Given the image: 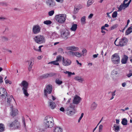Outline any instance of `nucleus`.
Segmentation results:
<instances>
[{
  "instance_id": "f257e3e1",
  "label": "nucleus",
  "mask_w": 132,
  "mask_h": 132,
  "mask_svg": "<svg viewBox=\"0 0 132 132\" xmlns=\"http://www.w3.org/2000/svg\"><path fill=\"white\" fill-rule=\"evenodd\" d=\"M43 124L46 128L52 127L54 124L53 117L50 116H46L44 120Z\"/></svg>"
},
{
  "instance_id": "f03ea898",
  "label": "nucleus",
  "mask_w": 132,
  "mask_h": 132,
  "mask_svg": "<svg viewBox=\"0 0 132 132\" xmlns=\"http://www.w3.org/2000/svg\"><path fill=\"white\" fill-rule=\"evenodd\" d=\"M67 16L65 14H61L56 15L55 16L56 21L60 23L63 24L65 21Z\"/></svg>"
},
{
  "instance_id": "7ed1b4c3",
  "label": "nucleus",
  "mask_w": 132,
  "mask_h": 132,
  "mask_svg": "<svg viewBox=\"0 0 132 132\" xmlns=\"http://www.w3.org/2000/svg\"><path fill=\"white\" fill-rule=\"evenodd\" d=\"M33 39L34 41L38 44L44 43L45 42V38L43 36L39 35L34 36Z\"/></svg>"
},
{
  "instance_id": "20e7f679",
  "label": "nucleus",
  "mask_w": 132,
  "mask_h": 132,
  "mask_svg": "<svg viewBox=\"0 0 132 132\" xmlns=\"http://www.w3.org/2000/svg\"><path fill=\"white\" fill-rule=\"evenodd\" d=\"M117 39L118 38L115 40L114 42L115 44L117 46H120L121 47L123 46L126 45L128 42L127 39L126 37H123L119 39L118 44H117L116 43V42Z\"/></svg>"
},
{
  "instance_id": "39448f33",
  "label": "nucleus",
  "mask_w": 132,
  "mask_h": 132,
  "mask_svg": "<svg viewBox=\"0 0 132 132\" xmlns=\"http://www.w3.org/2000/svg\"><path fill=\"white\" fill-rule=\"evenodd\" d=\"M111 59L113 63L115 64H118L120 63V57L118 55L115 53L112 55Z\"/></svg>"
},
{
  "instance_id": "423d86ee",
  "label": "nucleus",
  "mask_w": 132,
  "mask_h": 132,
  "mask_svg": "<svg viewBox=\"0 0 132 132\" xmlns=\"http://www.w3.org/2000/svg\"><path fill=\"white\" fill-rule=\"evenodd\" d=\"M52 90V87L50 85H48L46 87V88L44 89V95L47 97V94H51Z\"/></svg>"
},
{
  "instance_id": "0eeeda50",
  "label": "nucleus",
  "mask_w": 132,
  "mask_h": 132,
  "mask_svg": "<svg viewBox=\"0 0 132 132\" xmlns=\"http://www.w3.org/2000/svg\"><path fill=\"white\" fill-rule=\"evenodd\" d=\"M70 32L69 31L67 30L63 31L61 32V36L62 38L67 39L70 36Z\"/></svg>"
},
{
  "instance_id": "6e6552de",
  "label": "nucleus",
  "mask_w": 132,
  "mask_h": 132,
  "mask_svg": "<svg viewBox=\"0 0 132 132\" xmlns=\"http://www.w3.org/2000/svg\"><path fill=\"white\" fill-rule=\"evenodd\" d=\"M7 125L10 127H14L15 128L18 129L19 127V123L18 121L15 120L14 122L11 123H9L7 124Z\"/></svg>"
},
{
  "instance_id": "1a4fd4ad",
  "label": "nucleus",
  "mask_w": 132,
  "mask_h": 132,
  "mask_svg": "<svg viewBox=\"0 0 132 132\" xmlns=\"http://www.w3.org/2000/svg\"><path fill=\"white\" fill-rule=\"evenodd\" d=\"M40 28L39 25H35L32 29V32L34 34H37L40 32Z\"/></svg>"
},
{
  "instance_id": "9d476101",
  "label": "nucleus",
  "mask_w": 132,
  "mask_h": 132,
  "mask_svg": "<svg viewBox=\"0 0 132 132\" xmlns=\"http://www.w3.org/2000/svg\"><path fill=\"white\" fill-rule=\"evenodd\" d=\"M81 100V98L79 96L76 95L74 97L72 103L75 104L79 103Z\"/></svg>"
},
{
  "instance_id": "9b49d317",
  "label": "nucleus",
  "mask_w": 132,
  "mask_h": 132,
  "mask_svg": "<svg viewBox=\"0 0 132 132\" xmlns=\"http://www.w3.org/2000/svg\"><path fill=\"white\" fill-rule=\"evenodd\" d=\"M62 64L64 66H68L70 65L71 63V61L69 59H64V57L62 58Z\"/></svg>"
},
{
  "instance_id": "f8f14e48",
  "label": "nucleus",
  "mask_w": 132,
  "mask_h": 132,
  "mask_svg": "<svg viewBox=\"0 0 132 132\" xmlns=\"http://www.w3.org/2000/svg\"><path fill=\"white\" fill-rule=\"evenodd\" d=\"M128 0H124L123 1V3L122 4H121V5L119 6V7L118 8V11H120L122 9H125L126 7V6L125 4H125V3L127 2Z\"/></svg>"
},
{
  "instance_id": "ddd939ff",
  "label": "nucleus",
  "mask_w": 132,
  "mask_h": 132,
  "mask_svg": "<svg viewBox=\"0 0 132 132\" xmlns=\"http://www.w3.org/2000/svg\"><path fill=\"white\" fill-rule=\"evenodd\" d=\"M46 3L47 5L49 7H52L54 6L52 0H46Z\"/></svg>"
},
{
  "instance_id": "4468645a",
  "label": "nucleus",
  "mask_w": 132,
  "mask_h": 132,
  "mask_svg": "<svg viewBox=\"0 0 132 132\" xmlns=\"http://www.w3.org/2000/svg\"><path fill=\"white\" fill-rule=\"evenodd\" d=\"M67 49L68 50L76 51L79 50V48L78 47H76L74 46H71L67 47Z\"/></svg>"
},
{
  "instance_id": "2eb2a0df",
  "label": "nucleus",
  "mask_w": 132,
  "mask_h": 132,
  "mask_svg": "<svg viewBox=\"0 0 132 132\" xmlns=\"http://www.w3.org/2000/svg\"><path fill=\"white\" fill-rule=\"evenodd\" d=\"M128 59V57L126 55H124L123 57L122 58L121 60V62L122 64H125L127 62Z\"/></svg>"
},
{
  "instance_id": "dca6fc26",
  "label": "nucleus",
  "mask_w": 132,
  "mask_h": 132,
  "mask_svg": "<svg viewBox=\"0 0 132 132\" xmlns=\"http://www.w3.org/2000/svg\"><path fill=\"white\" fill-rule=\"evenodd\" d=\"M75 104L73 103H72L70 104L69 105V107L66 110L67 111H69L70 110H76L75 109Z\"/></svg>"
},
{
  "instance_id": "f3484780",
  "label": "nucleus",
  "mask_w": 132,
  "mask_h": 132,
  "mask_svg": "<svg viewBox=\"0 0 132 132\" xmlns=\"http://www.w3.org/2000/svg\"><path fill=\"white\" fill-rule=\"evenodd\" d=\"M21 84L23 86L22 88L28 89V84L26 81L25 80L22 81L21 83Z\"/></svg>"
},
{
  "instance_id": "a211bd4d",
  "label": "nucleus",
  "mask_w": 132,
  "mask_h": 132,
  "mask_svg": "<svg viewBox=\"0 0 132 132\" xmlns=\"http://www.w3.org/2000/svg\"><path fill=\"white\" fill-rule=\"evenodd\" d=\"M54 74L52 73H50L49 74H46L43 75L42 77L43 78H47L51 77L54 76Z\"/></svg>"
},
{
  "instance_id": "6ab92c4d",
  "label": "nucleus",
  "mask_w": 132,
  "mask_h": 132,
  "mask_svg": "<svg viewBox=\"0 0 132 132\" xmlns=\"http://www.w3.org/2000/svg\"><path fill=\"white\" fill-rule=\"evenodd\" d=\"M13 107V106H12V107H11L12 110V113H11V115L13 117H14V116L18 114V110L17 109H13L12 108Z\"/></svg>"
},
{
  "instance_id": "aec40b11",
  "label": "nucleus",
  "mask_w": 132,
  "mask_h": 132,
  "mask_svg": "<svg viewBox=\"0 0 132 132\" xmlns=\"http://www.w3.org/2000/svg\"><path fill=\"white\" fill-rule=\"evenodd\" d=\"M49 106L52 109H54L56 107V104L55 103L51 100H50L49 102Z\"/></svg>"
},
{
  "instance_id": "412c9836",
  "label": "nucleus",
  "mask_w": 132,
  "mask_h": 132,
  "mask_svg": "<svg viewBox=\"0 0 132 132\" xmlns=\"http://www.w3.org/2000/svg\"><path fill=\"white\" fill-rule=\"evenodd\" d=\"M76 112V110H70L67 112V114L69 116H71L73 115Z\"/></svg>"
},
{
  "instance_id": "4be33fe9",
  "label": "nucleus",
  "mask_w": 132,
  "mask_h": 132,
  "mask_svg": "<svg viewBox=\"0 0 132 132\" xmlns=\"http://www.w3.org/2000/svg\"><path fill=\"white\" fill-rule=\"evenodd\" d=\"M28 63V65L29 66H32L34 63V59L33 58H31L30 60L27 62Z\"/></svg>"
},
{
  "instance_id": "5701e85b",
  "label": "nucleus",
  "mask_w": 132,
  "mask_h": 132,
  "mask_svg": "<svg viewBox=\"0 0 132 132\" xmlns=\"http://www.w3.org/2000/svg\"><path fill=\"white\" fill-rule=\"evenodd\" d=\"M132 32V25L130 26L126 30L125 32V35H127Z\"/></svg>"
},
{
  "instance_id": "b1692460",
  "label": "nucleus",
  "mask_w": 132,
  "mask_h": 132,
  "mask_svg": "<svg viewBox=\"0 0 132 132\" xmlns=\"http://www.w3.org/2000/svg\"><path fill=\"white\" fill-rule=\"evenodd\" d=\"M77 28V24H72V27L70 28V30L72 31H75Z\"/></svg>"
},
{
  "instance_id": "393cba45",
  "label": "nucleus",
  "mask_w": 132,
  "mask_h": 132,
  "mask_svg": "<svg viewBox=\"0 0 132 132\" xmlns=\"http://www.w3.org/2000/svg\"><path fill=\"white\" fill-rule=\"evenodd\" d=\"M74 79L80 82H82L84 81V79L81 77L79 76L75 77L74 78Z\"/></svg>"
},
{
  "instance_id": "a878e982",
  "label": "nucleus",
  "mask_w": 132,
  "mask_h": 132,
  "mask_svg": "<svg viewBox=\"0 0 132 132\" xmlns=\"http://www.w3.org/2000/svg\"><path fill=\"white\" fill-rule=\"evenodd\" d=\"M22 90L23 91V93L24 95L25 96L28 97L29 96V94L27 92V89H24L22 88Z\"/></svg>"
},
{
  "instance_id": "bb28decb",
  "label": "nucleus",
  "mask_w": 132,
  "mask_h": 132,
  "mask_svg": "<svg viewBox=\"0 0 132 132\" xmlns=\"http://www.w3.org/2000/svg\"><path fill=\"white\" fill-rule=\"evenodd\" d=\"M113 128L116 132H117L119 131L120 129L119 126H117L116 124H114V125Z\"/></svg>"
},
{
  "instance_id": "cd10ccee",
  "label": "nucleus",
  "mask_w": 132,
  "mask_h": 132,
  "mask_svg": "<svg viewBox=\"0 0 132 132\" xmlns=\"http://www.w3.org/2000/svg\"><path fill=\"white\" fill-rule=\"evenodd\" d=\"M81 22L82 24H84L86 23V16H84L81 18Z\"/></svg>"
},
{
  "instance_id": "c85d7f7f",
  "label": "nucleus",
  "mask_w": 132,
  "mask_h": 132,
  "mask_svg": "<svg viewBox=\"0 0 132 132\" xmlns=\"http://www.w3.org/2000/svg\"><path fill=\"white\" fill-rule=\"evenodd\" d=\"M48 64H53V65H59V63L56 60L52 61L49 62Z\"/></svg>"
},
{
  "instance_id": "c756f323",
  "label": "nucleus",
  "mask_w": 132,
  "mask_h": 132,
  "mask_svg": "<svg viewBox=\"0 0 132 132\" xmlns=\"http://www.w3.org/2000/svg\"><path fill=\"white\" fill-rule=\"evenodd\" d=\"M54 132H61L62 129L59 127H56L54 129Z\"/></svg>"
},
{
  "instance_id": "7c9ffc66",
  "label": "nucleus",
  "mask_w": 132,
  "mask_h": 132,
  "mask_svg": "<svg viewBox=\"0 0 132 132\" xmlns=\"http://www.w3.org/2000/svg\"><path fill=\"white\" fill-rule=\"evenodd\" d=\"M118 69L117 68L113 70L111 72V74L113 75H117L118 73Z\"/></svg>"
},
{
  "instance_id": "2f4dec72",
  "label": "nucleus",
  "mask_w": 132,
  "mask_h": 132,
  "mask_svg": "<svg viewBox=\"0 0 132 132\" xmlns=\"http://www.w3.org/2000/svg\"><path fill=\"white\" fill-rule=\"evenodd\" d=\"M127 121L126 118H123L122 119L121 123L123 125H127Z\"/></svg>"
},
{
  "instance_id": "473e14b6",
  "label": "nucleus",
  "mask_w": 132,
  "mask_h": 132,
  "mask_svg": "<svg viewBox=\"0 0 132 132\" xmlns=\"http://www.w3.org/2000/svg\"><path fill=\"white\" fill-rule=\"evenodd\" d=\"M51 35V37L53 39L56 38L57 36V35L54 32L52 33Z\"/></svg>"
},
{
  "instance_id": "72a5a7b5",
  "label": "nucleus",
  "mask_w": 132,
  "mask_h": 132,
  "mask_svg": "<svg viewBox=\"0 0 132 132\" xmlns=\"http://www.w3.org/2000/svg\"><path fill=\"white\" fill-rule=\"evenodd\" d=\"M97 106V104L95 102H94L92 104L91 109L93 110H94L96 108Z\"/></svg>"
},
{
  "instance_id": "f704fd0d",
  "label": "nucleus",
  "mask_w": 132,
  "mask_h": 132,
  "mask_svg": "<svg viewBox=\"0 0 132 132\" xmlns=\"http://www.w3.org/2000/svg\"><path fill=\"white\" fill-rule=\"evenodd\" d=\"M52 23L51 21L49 20L45 21L43 22V23L47 25H48L51 24Z\"/></svg>"
},
{
  "instance_id": "c9c22d12",
  "label": "nucleus",
  "mask_w": 132,
  "mask_h": 132,
  "mask_svg": "<svg viewBox=\"0 0 132 132\" xmlns=\"http://www.w3.org/2000/svg\"><path fill=\"white\" fill-rule=\"evenodd\" d=\"M55 81L56 84L59 85H60L63 83L62 81L60 79H56L55 80Z\"/></svg>"
},
{
  "instance_id": "e433bc0d",
  "label": "nucleus",
  "mask_w": 132,
  "mask_h": 132,
  "mask_svg": "<svg viewBox=\"0 0 132 132\" xmlns=\"http://www.w3.org/2000/svg\"><path fill=\"white\" fill-rule=\"evenodd\" d=\"M62 56L60 55H58L56 56V60L58 62L61 61L62 59Z\"/></svg>"
},
{
  "instance_id": "4c0bfd02",
  "label": "nucleus",
  "mask_w": 132,
  "mask_h": 132,
  "mask_svg": "<svg viewBox=\"0 0 132 132\" xmlns=\"http://www.w3.org/2000/svg\"><path fill=\"white\" fill-rule=\"evenodd\" d=\"M64 72L66 74H68L69 77H70L71 75H75V73L74 72L72 73L71 72L69 71H66L65 72Z\"/></svg>"
},
{
  "instance_id": "58836bf2",
  "label": "nucleus",
  "mask_w": 132,
  "mask_h": 132,
  "mask_svg": "<svg viewBox=\"0 0 132 132\" xmlns=\"http://www.w3.org/2000/svg\"><path fill=\"white\" fill-rule=\"evenodd\" d=\"M4 130V125L2 123L0 124V131H3Z\"/></svg>"
},
{
  "instance_id": "ea45409f",
  "label": "nucleus",
  "mask_w": 132,
  "mask_h": 132,
  "mask_svg": "<svg viewBox=\"0 0 132 132\" xmlns=\"http://www.w3.org/2000/svg\"><path fill=\"white\" fill-rule=\"evenodd\" d=\"M93 0H88L87 2V5L88 7L89 6L92 5L93 3Z\"/></svg>"
},
{
  "instance_id": "a19ab883",
  "label": "nucleus",
  "mask_w": 132,
  "mask_h": 132,
  "mask_svg": "<svg viewBox=\"0 0 132 132\" xmlns=\"http://www.w3.org/2000/svg\"><path fill=\"white\" fill-rule=\"evenodd\" d=\"M75 56L78 57H80L82 56V54L81 53L77 52H75Z\"/></svg>"
},
{
  "instance_id": "79ce46f5",
  "label": "nucleus",
  "mask_w": 132,
  "mask_h": 132,
  "mask_svg": "<svg viewBox=\"0 0 132 132\" xmlns=\"http://www.w3.org/2000/svg\"><path fill=\"white\" fill-rule=\"evenodd\" d=\"M3 94H2V95L1 96L2 97L3 96H7V92H6V89L4 88H3Z\"/></svg>"
},
{
  "instance_id": "37998d69",
  "label": "nucleus",
  "mask_w": 132,
  "mask_h": 132,
  "mask_svg": "<svg viewBox=\"0 0 132 132\" xmlns=\"http://www.w3.org/2000/svg\"><path fill=\"white\" fill-rule=\"evenodd\" d=\"M12 98H13L12 95L11 96H10L8 97L7 98V102L8 103H9V104H10V103L11 102V100L12 99Z\"/></svg>"
},
{
  "instance_id": "c03bdc74",
  "label": "nucleus",
  "mask_w": 132,
  "mask_h": 132,
  "mask_svg": "<svg viewBox=\"0 0 132 132\" xmlns=\"http://www.w3.org/2000/svg\"><path fill=\"white\" fill-rule=\"evenodd\" d=\"M22 123L24 125V128L26 130V124L25 122V118L24 117H22Z\"/></svg>"
},
{
  "instance_id": "a18cd8bd",
  "label": "nucleus",
  "mask_w": 132,
  "mask_h": 132,
  "mask_svg": "<svg viewBox=\"0 0 132 132\" xmlns=\"http://www.w3.org/2000/svg\"><path fill=\"white\" fill-rule=\"evenodd\" d=\"M3 42L7 41L8 40V38L5 37L3 36L1 38Z\"/></svg>"
},
{
  "instance_id": "49530a36",
  "label": "nucleus",
  "mask_w": 132,
  "mask_h": 132,
  "mask_svg": "<svg viewBox=\"0 0 132 132\" xmlns=\"http://www.w3.org/2000/svg\"><path fill=\"white\" fill-rule=\"evenodd\" d=\"M79 10L76 6H75L74 9V13L75 14L77 13L78 12Z\"/></svg>"
},
{
  "instance_id": "de8ad7c7",
  "label": "nucleus",
  "mask_w": 132,
  "mask_h": 132,
  "mask_svg": "<svg viewBox=\"0 0 132 132\" xmlns=\"http://www.w3.org/2000/svg\"><path fill=\"white\" fill-rule=\"evenodd\" d=\"M118 25L117 24H115L112 26L110 28L111 30H113L117 28Z\"/></svg>"
},
{
  "instance_id": "09e8293b",
  "label": "nucleus",
  "mask_w": 132,
  "mask_h": 132,
  "mask_svg": "<svg viewBox=\"0 0 132 132\" xmlns=\"http://www.w3.org/2000/svg\"><path fill=\"white\" fill-rule=\"evenodd\" d=\"M117 11H115L113 12L112 14V17L113 18H116L117 17Z\"/></svg>"
},
{
  "instance_id": "8fccbe9b",
  "label": "nucleus",
  "mask_w": 132,
  "mask_h": 132,
  "mask_svg": "<svg viewBox=\"0 0 132 132\" xmlns=\"http://www.w3.org/2000/svg\"><path fill=\"white\" fill-rule=\"evenodd\" d=\"M54 13V11L53 10H51L49 11L48 13L49 15L50 16L53 15Z\"/></svg>"
},
{
  "instance_id": "3c124183",
  "label": "nucleus",
  "mask_w": 132,
  "mask_h": 132,
  "mask_svg": "<svg viewBox=\"0 0 132 132\" xmlns=\"http://www.w3.org/2000/svg\"><path fill=\"white\" fill-rule=\"evenodd\" d=\"M69 53L70 55L72 56H75V52H73L72 51H70L69 52Z\"/></svg>"
},
{
  "instance_id": "603ef678",
  "label": "nucleus",
  "mask_w": 132,
  "mask_h": 132,
  "mask_svg": "<svg viewBox=\"0 0 132 132\" xmlns=\"http://www.w3.org/2000/svg\"><path fill=\"white\" fill-rule=\"evenodd\" d=\"M103 127V126L102 125H100L99 128V132H101L102 130Z\"/></svg>"
},
{
  "instance_id": "864d4df0",
  "label": "nucleus",
  "mask_w": 132,
  "mask_h": 132,
  "mask_svg": "<svg viewBox=\"0 0 132 132\" xmlns=\"http://www.w3.org/2000/svg\"><path fill=\"white\" fill-rule=\"evenodd\" d=\"M0 4L1 5L4 6H7V4L6 3L3 2H1L0 3Z\"/></svg>"
},
{
  "instance_id": "5fc2aeb1",
  "label": "nucleus",
  "mask_w": 132,
  "mask_h": 132,
  "mask_svg": "<svg viewBox=\"0 0 132 132\" xmlns=\"http://www.w3.org/2000/svg\"><path fill=\"white\" fill-rule=\"evenodd\" d=\"M84 116V113H82L81 114V116L79 118L78 120V122H80V120H81L82 117H83Z\"/></svg>"
},
{
  "instance_id": "6e6d98bb",
  "label": "nucleus",
  "mask_w": 132,
  "mask_h": 132,
  "mask_svg": "<svg viewBox=\"0 0 132 132\" xmlns=\"http://www.w3.org/2000/svg\"><path fill=\"white\" fill-rule=\"evenodd\" d=\"M87 52V50L85 49H83L82 51V54H82V55H83V56L84 55V53H86Z\"/></svg>"
},
{
  "instance_id": "4d7b16f0",
  "label": "nucleus",
  "mask_w": 132,
  "mask_h": 132,
  "mask_svg": "<svg viewBox=\"0 0 132 132\" xmlns=\"http://www.w3.org/2000/svg\"><path fill=\"white\" fill-rule=\"evenodd\" d=\"M131 0H129V2L127 3H126V4H125V6H126V8L127 7L129 6L130 3L131 2Z\"/></svg>"
},
{
  "instance_id": "13d9d810",
  "label": "nucleus",
  "mask_w": 132,
  "mask_h": 132,
  "mask_svg": "<svg viewBox=\"0 0 132 132\" xmlns=\"http://www.w3.org/2000/svg\"><path fill=\"white\" fill-rule=\"evenodd\" d=\"M7 18L4 17H0V20L1 21H4L6 20Z\"/></svg>"
},
{
  "instance_id": "bf43d9fd",
  "label": "nucleus",
  "mask_w": 132,
  "mask_h": 132,
  "mask_svg": "<svg viewBox=\"0 0 132 132\" xmlns=\"http://www.w3.org/2000/svg\"><path fill=\"white\" fill-rule=\"evenodd\" d=\"M79 9H81L82 7V6L80 4H79L77 6H76Z\"/></svg>"
},
{
  "instance_id": "052dcab7",
  "label": "nucleus",
  "mask_w": 132,
  "mask_h": 132,
  "mask_svg": "<svg viewBox=\"0 0 132 132\" xmlns=\"http://www.w3.org/2000/svg\"><path fill=\"white\" fill-rule=\"evenodd\" d=\"M93 14H90V15L88 16V18L89 19H91L92 18V17H93Z\"/></svg>"
},
{
  "instance_id": "680f3d73",
  "label": "nucleus",
  "mask_w": 132,
  "mask_h": 132,
  "mask_svg": "<svg viewBox=\"0 0 132 132\" xmlns=\"http://www.w3.org/2000/svg\"><path fill=\"white\" fill-rule=\"evenodd\" d=\"M132 76V73H129V74H127V76L128 77H130Z\"/></svg>"
},
{
  "instance_id": "e2e57ef3",
  "label": "nucleus",
  "mask_w": 132,
  "mask_h": 132,
  "mask_svg": "<svg viewBox=\"0 0 132 132\" xmlns=\"http://www.w3.org/2000/svg\"><path fill=\"white\" fill-rule=\"evenodd\" d=\"M60 110L61 111H62V112H64V111H65V110L64 109V108L63 107H61L60 109Z\"/></svg>"
},
{
  "instance_id": "0e129e2a",
  "label": "nucleus",
  "mask_w": 132,
  "mask_h": 132,
  "mask_svg": "<svg viewBox=\"0 0 132 132\" xmlns=\"http://www.w3.org/2000/svg\"><path fill=\"white\" fill-rule=\"evenodd\" d=\"M3 77L1 76H0V83H2L3 82Z\"/></svg>"
},
{
  "instance_id": "69168bd1",
  "label": "nucleus",
  "mask_w": 132,
  "mask_h": 132,
  "mask_svg": "<svg viewBox=\"0 0 132 132\" xmlns=\"http://www.w3.org/2000/svg\"><path fill=\"white\" fill-rule=\"evenodd\" d=\"M116 90H115L114 92H111L112 93V96H114L115 95V93L116 92Z\"/></svg>"
},
{
  "instance_id": "338daca9",
  "label": "nucleus",
  "mask_w": 132,
  "mask_h": 132,
  "mask_svg": "<svg viewBox=\"0 0 132 132\" xmlns=\"http://www.w3.org/2000/svg\"><path fill=\"white\" fill-rule=\"evenodd\" d=\"M98 55V54H94L93 55V56L94 58H96L97 57Z\"/></svg>"
},
{
  "instance_id": "774afa93",
  "label": "nucleus",
  "mask_w": 132,
  "mask_h": 132,
  "mask_svg": "<svg viewBox=\"0 0 132 132\" xmlns=\"http://www.w3.org/2000/svg\"><path fill=\"white\" fill-rule=\"evenodd\" d=\"M126 85V83L125 82H124L122 84V85L123 87H125Z\"/></svg>"
}]
</instances>
